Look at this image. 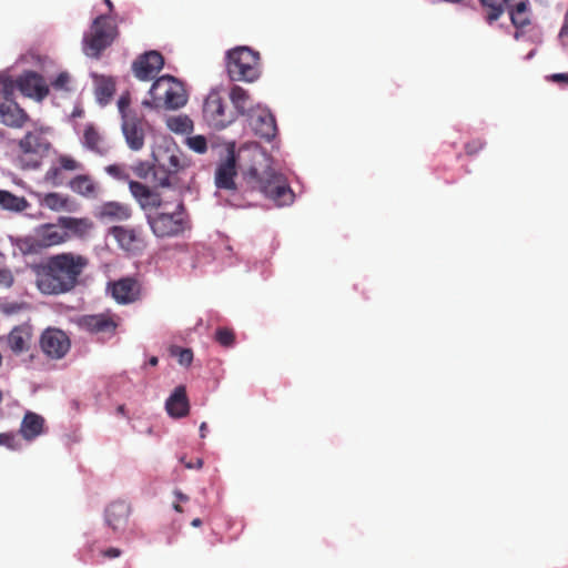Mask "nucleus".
I'll list each match as a JSON object with an SVG mask.
<instances>
[{"instance_id": "1", "label": "nucleus", "mask_w": 568, "mask_h": 568, "mask_svg": "<svg viewBox=\"0 0 568 568\" xmlns=\"http://www.w3.org/2000/svg\"><path fill=\"white\" fill-rule=\"evenodd\" d=\"M83 255L61 253L48 258L36 268V285L42 294L60 295L72 291L88 266Z\"/></svg>"}, {"instance_id": "2", "label": "nucleus", "mask_w": 568, "mask_h": 568, "mask_svg": "<svg viewBox=\"0 0 568 568\" xmlns=\"http://www.w3.org/2000/svg\"><path fill=\"white\" fill-rule=\"evenodd\" d=\"M146 223L158 239L178 237L191 230V220L180 196L164 202L154 213H148Z\"/></svg>"}, {"instance_id": "3", "label": "nucleus", "mask_w": 568, "mask_h": 568, "mask_svg": "<svg viewBox=\"0 0 568 568\" xmlns=\"http://www.w3.org/2000/svg\"><path fill=\"white\" fill-rule=\"evenodd\" d=\"M151 101L144 100L143 105L149 108H164L176 110L187 102L184 84L172 75L158 78L150 89Z\"/></svg>"}, {"instance_id": "4", "label": "nucleus", "mask_w": 568, "mask_h": 568, "mask_svg": "<svg viewBox=\"0 0 568 568\" xmlns=\"http://www.w3.org/2000/svg\"><path fill=\"white\" fill-rule=\"evenodd\" d=\"M226 70L231 80L254 82L261 75L260 53L248 47L227 51Z\"/></svg>"}, {"instance_id": "5", "label": "nucleus", "mask_w": 568, "mask_h": 568, "mask_svg": "<svg viewBox=\"0 0 568 568\" xmlns=\"http://www.w3.org/2000/svg\"><path fill=\"white\" fill-rule=\"evenodd\" d=\"M252 187L258 190L265 197L272 200L277 206L293 202L294 194L283 174L272 169L258 174L256 169L250 171Z\"/></svg>"}, {"instance_id": "6", "label": "nucleus", "mask_w": 568, "mask_h": 568, "mask_svg": "<svg viewBox=\"0 0 568 568\" xmlns=\"http://www.w3.org/2000/svg\"><path fill=\"white\" fill-rule=\"evenodd\" d=\"M51 143L40 130L30 131L18 143V162L22 169H37L48 155Z\"/></svg>"}, {"instance_id": "7", "label": "nucleus", "mask_w": 568, "mask_h": 568, "mask_svg": "<svg viewBox=\"0 0 568 568\" xmlns=\"http://www.w3.org/2000/svg\"><path fill=\"white\" fill-rule=\"evenodd\" d=\"M118 36V28L111 19L101 14L91 24V33L83 38V51L88 57L99 58L101 52L112 44Z\"/></svg>"}, {"instance_id": "8", "label": "nucleus", "mask_w": 568, "mask_h": 568, "mask_svg": "<svg viewBox=\"0 0 568 568\" xmlns=\"http://www.w3.org/2000/svg\"><path fill=\"white\" fill-rule=\"evenodd\" d=\"M203 116L210 126L222 130L235 121L236 113L226 108L219 90H212L204 101Z\"/></svg>"}, {"instance_id": "9", "label": "nucleus", "mask_w": 568, "mask_h": 568, "mask_svg": "<svg viewBox=\"0 0 568 568\" xmlns=\"http://www.w3.org/2000/svg\"><path fill=\"white\" fill-rule=\"evenodd\" d=\"M40 348L51 359L63 358L71 347L69 336L59 328L48 327L40 336Z\"/></svg>"}, {"instance_id": "10", "label": "nucleus", "mask_w": 568, "mask_h": 568, "mask_svg": "<svg viewBox=\"0 0 568 568\" xmlns=\"http://www.w3.org/2000/svg\"><path fill=\"white\" fill-rule=\"evenodd\" d=\"M108 291L115 302L122 305L133 304L140 301L143 293L141 282L132 276L122 277L109 283Z\"/></svg>"}, {"instance_id": "11", "label": "nucleus", "mask_w": 568, "mask_h": 568, "mask_svg": "<svg viewBox=\"0 0 568 568\" xmlns=\"http://www.w3.org/2000/svg\"><path fill=\"white\" fill-rule=\"evenodd\" d=\"M146 125L144 118L139 114H128L122 119V133L132 151H140L144 146Z\"/></svg>"}, {"instance_id": "12", "label": "nucleus", "mask_w": 568, "mask_h": 568, "mask_svg": "<svg viewBox=\"0 0 568 568\" xmlns=\"http://www.w3.org/2000/svg\"><path fill=\"white\" fill-rule=\"evenodd\" d=\"M109 234L114 237L119 246L128 253L136 254L145 246L141 229L115 225L110 227Z\"/></svg>"}, {"instance_id": "13", "label": "nucleus", "mask_w": 568, "mask_h": 568, "mask_svg": "<svg viewBox=\"0 0 568 568\" xmlns=\"http://www.w3.org/2000/svg\"><path fill=\"white\" fill-rule=\"evenodd\" d=\"M164 65L163 55L155 50L139 55L132 63V71L141 81H149L159 73Z\"/></svg>"}, {"instance_id": "14", "label": "nucleus", "mask_w": 568, "mask_h": 568, "mask_svg": "<svg viewBox=\"0 0 568 568\" xmlns=\"http://www.w3.org/2000/svg\"><path fill=\"white\" fill-rule=\"evenodd\" d=\"M69 233L53 224L42 225L31 239L30 248L34 252L62 244L69 240Z\"/></svg>"}, {"instance_id": "15", "label": "nucleus", "mask_w": 568, "mask_h": 568, "mask_svg": "<svg viewBox=\"0 0 568 568\" xmlns=\"http://www.w3.org/2000/svg\"><path fill=\"white\" fill-rule=\"evenodd\" d=\"M18 90L26 97L42 101L49 94V87L42 75L27 71L17 79Z\"/></svg>"}, {"instance_id": "16", "label": "nucleus", "mask_w": 568, "mask_h": 568, "mask_svg": "<svg viewBox=\"0 0 568 568\" xmlns=\"http://www.w3.org/2000/svg\"><path fill=\"white\" fill-rule=\"evenodd\" d=\"M78 325L88 333L109 336L114 335L118 327V324L108 314L83 315L78 320Z\"/></svg>"}, {"instance_id": "17", "label": "nucleus", "mask_w": 568, "mask_h": 568, "mask_svg": "<svg viewBox=\"0 0 568 568\" xmlns=\"http://www.w3.org/2000/svg\"><path fill=\"white\" fill-rule=\"evenodd\" d=\"M131 514V507L126 501L123 500H116L111 503L105 511H104V519L106 525L113 530V531H120L123 530L128 523L129 517Z\"/></svg>"}, {"instance_id": "18", "label": "nucleus", "mask_w": 568, "mask_h": 568, "mask_svg": "<svg viewBox=\"0 0 568 568\" xmlns=\"http://www.w3.org/2000/svg\"><path fill=\"white\" fill-rule=\"evenodd\" d=\"M255 135L271 141L277 133V125L274 115L268 110H258L251 116L250 122Z\"/></svg>"}, {"instance_id": "19", "label": "nucleus", "mask_w": 568, "mask_h": 568, "mask_svg": "<svg viewBox=\"0 0 568 568\" xmlns=\"http://www.w3.org/2000/svg\"><path fill=\"white\" fill-rule=\"evenodd\" d=\"M81 143L87 150L93 152L99 156H105L111 150V146L106 139L92 123L85 125Z\"/></svg>"}, {"instance_id": "20", "label": "nucleus", "mask_w": 568, "mask_h": 568, "mask_svg": "<svg viewBox=\"0 0 568 568\" xmlns=\"http://www.w3.org/2000/svg\"><path fill=\"white\" fill-rule=\"evenodd\" d=\"M95 216L101 221L123 222L132 216V209L129 204L109 201L99 206Z\"/></svg>"}, {"instance_id": "21", "label": "nucleus", "mask_w": 568, "mask_h": 568, "mask_svg": "<svg viewBox=\"0 0 568 568\" xmlns=\"http://www.w3.org/2000/svg\"><path fill=\"white\" fill-rule=\"evenodd\" d=\"M0 116L3 124L20 129L28 121V113L13 100L3 101L0 104Z\"/></svg>"}, {"instance_id": "22", "label": "nucleus", "mask_w": 568, "mask_h": 568, "mask_svg": "<svg viewBox=\"0 0 568 568\" xmlns=\"http://www.w3.org/2000/svg\"><path fill=\"white\" fill-rule=\"evenodd\" d=\"M32 327L28 324L14 326L8 335V346L16 355L28 352L32 342Z\"/></svg>"}, {"instance_id": "23", "label": "nucleus", "mask_w": 568, "mask_h": 568, "mask_svg": "<svg viewBox=\"0 0 568 568\" xmlns=\"http://www.w3.org/2000/svg\"><path fill=\"white\" fill-rule=\"evenodd\" d=\"M19 433L27 442L34 440L45 433L44 418L34 412L28 410L21 420Z\"/></svg>"}, {"instance_id": "24", "label": "nucleus", "mask_w": 568, "mask_h": 568, "mask_svg": "<svg viewBox=\"0 0 568 568\" xmlns=\"http://www.w3.org/2000/svg\"><path fill=\"white\" fill-rule=\"evenodd\" d=\"M510 21L516 29L526 28L531 23V9L529 0H508L506 7Z\"/></svg>"}, {"instance_id": "25", "label": "nucleus", "mask_w": 568, "mask_h": 568, "mask_svg": "<svg viewBox=\"0 0 568 568\" xmlns=\"http://www.w3.org/2000/svg\"><path fill=\"white\" fill-rule=\"evenodd\" d=\"M165 408L168 414L175 418H181L189 414L190 404L183 385L178 386L166 399Z\"/></svg>"}, {"instance_id": "26", "label": "nucleus", "mask_w": 568, "mask_h": 568, "mask_svg": "<svg viewBox=\"0 0 568 568\" xmlns=\"http://www.w3.org/2000/svg\"><path fill=\"white\" fill-rule=\"evenodd\" d=\"M72 192L87 197L95 199L100 194L99 183L89 174H79L69 182Z\"/></svg>"}, {"instance_id": "27", "label": "nucleus", "mask_w": 568, "mask_h": 568, "mask_svg": "<svg viewBox=\"0 0 568 568\" xmlns=\"http://www.w3.org/2000/svg\"><path fill=\"white\" fill-rule=\"evenodd\" d=\"M236 175V165L234 154L231 153L224 162H222L215 174V184L219 189L232 190L235 187L234 178Z\"/></svg>"}, {"instance_id": "28", "label": "nucleus", "mask_w": 568, "mask_h": 568, "mask_svg": "<svg viewBox=\"0 0 568 568\" xmlns=\"http://www.w3.org/2000/svg\"><path fill=\"white\" fill-rule=\"evenodd\" d=\"M58 224L65 232H71L75 236H85L92 229L93 223L89 217L60 216Z\"/></svg>"}, {"instance_id": "29", "label": "nucleus", "mask_w": 568, "mask_h": 568, "mask_svg": "<svg viewBox=\"0 0 568 568\" xmlns=\"http://www.w3.org/2000/svg\"><path fill=\"white\" fill-rule=\"evenodd\" d=\"M115 93V81L112 77H94V95L101 105L108 104Z\"/></svg>"}, {"instance_id": "30", "label": "nucleus", "mask_w": 568, "mask_h": 568, "mask_svg": "<svg viewBox=\"0 0 568 568\" xmlns=\"http://www.w3.org/2000/svg\"><path fill=\"white\" fill-rule=\"evenodd\" d=\"M229 97L237 114L245 115L252 110L253 100L248 91L242 87L233 85L230 90Z\"/></svg>"}, {"instance_id": "31", "label": "nucleus", "mask_w": 568, "mask_h": 568, "mask_svg": "<svg viewBox=\"0 0 568 568\" xmlns=\"http://www.w3.org/2000/svg\"><path fill=\"white\" fill-rule=\"evenodd\" d=\"M30 206L24 196H18L7 190H0V210L21 213Z\"/></svg>"}, {"instance_id": "32", "label": "nucleus", "mask_w": 568, "mask_h": 568, "mask_svg": "<svg viewBox=\"0 0 568 568\" xmlns=\"http://www.w3.org/2000/svg\"><path fill=\"white\" fill-rule=\"evenodd\" d=\"M154 162L168 173H176L181 168L179 155L169 149L163 153L153 152Z\"/></svg>"}, {"instance_id": "33", "label": "nucleus", "mask_w": 568, "mask_h": 568, "mask_svg": "<svg viewBox=\"0 0 568 568\" xmlns=\"http://www.w3.org/2000/svg\"><path fill=\"white\" fill-rule=\"evenodd\" d=\"M486 11V21L493 23L497 21L507 9L508 0H479Z\"/></svg>"}, {"instance_id": "34", "label": "nucleus", "mask_w": 568, "mask_h": 568, "mask_svg": "<svg viewBox=\"0 0 568 568\" xmlns=\"http://www.w3.org/2000/svg\"><path fill=\"white\" fill-rule=\"evenodd\" d=\"M168 126L172 132L184 134L192 131L193 122L185 115H178L168 120Z\"/></svg>"}, {"instance_id": "35", "label": "nucleus", "mask_w": 568, "mask_h": 568, "mask_svg": "<svg viewBox=\"0 0 568 568\" xmlns=\"http://www.w3.org/2000/svg\"><path fill=\"white\" fill-rule=\"evenodd\" d=\"M164 202L166 201L151 190L149 192V196L141 199L139 204L145 214V219L148 220V213H154V211H156Z\"/></svg>"}, {"instance_id": "36", "label": "nucleus", "mask_w": 568, "mask_h": 568, "mask_svg": "<svg viewBox=\"0 0 568 568\" xmlns=\"http://www.w3.org/2000/svg\"><path fill=\"white\" fill-rule=\"evenodd\" d=\"M68 202L69 199L67 196L55 192L45 194L42 200V204L52 211H61L67 209Z\"/></svg>"}, {"instance_id": "37", "label": "nucleus", "mask_w": 568, "mask_h": 568, "mask_svg": "<svg viewBox=\"0 0 568 568\" xmlns=\"http://www.w3.org/2000/svg\"><path fill=\"white\" fill-rule=\"evenodd\" d=\"M0 87L4 101L13 100L12 97L18 89L17 80L3 72L0 74Z\"/></svg>"}, {"instance_id": "38", "label": "nucleus", "mask_w": 568, "mask_h": 568, "mask_svg": "<svg viewBox=\"0 0 568 568\" xmlns=\"http://www.w3.org/2000/svg\"><path fill=\"white\" fill-rule=\"evenodd\" d=\"M105 172L115 180L128 182L130 180V174L125 165L123 164H111L105 168Z\"/></svg>"}, {"instance_id": "39", "label": "nucleus", "mask_w": 568, "mask_h": 568, "mask_svg": "<svg viewBox=\"0 0 568 568\" xmlns=\"http://www.w3.org/2000/svg\"><path fill=\"white\" fill-rule=\"evenodd\" d=\"M215 339L224 347H230L235 342V334L231 328L220 327L215 332Z\"/></svg>"}, {"instance_id": "40", "label": "nucleus", "mask_w": 568, "mask_h": 568, "mask_svg": "<svg viewBox=\"0 0 568 568\" xmlns=\"http://www.w3.org/2000/svg\"><path fill=\"white\" fill-rule=\"evenodd\" d=\"M129 189L132 196L136 200L138 203L141 201V199L148 197L149 192L151 191V189L148 185L138 181H129Z\"/></svg>"}, {"instance_id": "41", "label": "nucleus", "mask_w": 568, "mask_h": 568, "mask_svg": "<svg viewBox=\"0 0 568 568\" xmlns=\"http://www.w3.org/2000/svg\"><path fill=\"white\" fill-rule=\"evenodd\" d=\"M0 446H6L11 450H19L21 443L13 433H0Z\"/></svg>"}, {"instance_id": "42", "label": "nucleus", "mask_w": 568, "mask_h": 568, "mask_svg": "<svg viewBox=\"0 0 568 568\" xmlns=\"http://www.w3.org/2000/svg\"><path fill=\"white\" fill-rule=\"evenodd\" d=\"M187 145L191 150L200 154L206 152L207 150V142L203 135L187 138Z\"/></svg>"}, {"instance_id": "43", "label": "nucleus", "mask_w": 568, "mask_h": 568, "mask_svg": "<svg viewBox=\"0 0 568 568\" xmlns=\"http://www.w3.org/2000/svg\"><path fill=\"white\" fill-rule=\"evenodd\" d=\"M131 97L129 92H124L120 95L118 100V109L121 114V118L124 119V115L128 114H138L135 111L130 109Z\"/></svg>"}, {"instance_id": "44", "label": "nucleus", "mask_w": 568, "mask_h": 568, "mask_svg": "<svg viewBox=\"0 0 568 568\" xmlns=\"http://www.w3.org/2000/svg\"><path fill=\"white\" fill-rule=\"evenodd\" d=\"M132 170L136 178L141 180L148 179L150 173L153 171V165L146 161H140L132 166Z\"/></svg>"}, {"instance_id": "45", "label": "nucleus", "mask_w": 568, "mask_h": 568, "mask_svg": "<svg viewBox=\"0 0 568 568\" xmlns=\"http://www.w3.org/2000/svg\"><path fill=\"white\" fill-rule=\"evenodd\" d=\"M58 162L61 170L75 171L81 169V163L69 155H60Z\"/></svg>"}, {"instance_id": "46", "label": "nucleus", "mask_w": 568, "mask_h": 568, "mask_svg": "<svg viewBox=\"0 0 568 568\" xmlns=\"http://www.w3.org/2000/svg\"><path fill=\"white\" fill-rule=\"evenodd\" d=\"M173 354L178 356V361L181 365L190 366L193 361V352L190 348L178 347L173 351Z\"/></svg>"}, {"instance_id": "47", "label": "nucleus", "mask_w": 568, "mask_h": 568, "mask_svg": "<svg viewBox=\"0 0 568 568\" xmlns=\"http://www.w3.org/2000/svg\"><path fill=\"white\" fill-rule=\"evenodd\" d=\"M70 83V74L68 72H61L59 75L52 81V87L55 90H69Z\"/></svg>"}, {"instance_id": "48", "label": "nucleus", "mask_w": 568, "mask_h": 568, "mask_svg": "<svg viewBox=\"0 0 568 568\" xmlns=\"http://www.w3.org/2000/svg\"><path fill=\"white\" fill-rule=\"evenodd\" d=\"M485 146V141L475 139L465 144V151L468 155L477 154Z\"/></svg>"}, {"instance_id": "49", "label": "nucleus", "mask_w": 568, "mask_h": 568, "mask_svg": "<svg viewBox=\"0 0 568 568\" xmlns=\"http://www.w3.org/2000/svg\"><path fill=\"white\" fill-rule=\"evenodd\" d=\"M61 169L59 168H50L45 173V180L51 182L53 185L61 184Z\"/></svg>"}, {"instance_id": "50", "label": "nucleus", "mask_w": 568, "mask_h": 568, "mask_svg": "<svg viewBox=\"0 0 568 568\" xmlns=\"http://www.w3.org/2000/svg\"><path fill=\"white\" fill-rule=\"evenodd\" d=\"M14 282L12 272L9 268H0V286L10 287Z\"/></svg>"}, {"instance_id": "51", "label": "nucleus", "mask_w": 568, "mask_h": 568, "mask_svg": "<svg viewBox=\"0 0 568 568\" xmlns=\"http://www.w3.org/2000/svg\"><path fill=\"white\" fill-rule=\"evenodd\" d=\"M22 307V304L18 303H3L0 305V312L6 315H12L19 313Z\"/></svg>"}, {"instance_id": "52", "label": "nucleus", "mask_w": 568, "mask_h": 568, "mask_svg": "<svg viewBox=\"0 0 568 568\" xmlns=\"http://www.w3.org/2000/svg\"><path fill=\"white\" fill-rule=\"evenodd\" d=\"M121 554H122L121 549L115 548V547H110V548L101 551V555L108 559L118 558L121 556Z\"/></svg>"}, {"instance_id": "53", "label": "nucleus", "mask_w": 568, "mask_h": 568, "mask_svg": "<svg viewBox=\"0 0 568 568\" xmlns=\"http://www.w3.org/2000/svg\"><path fill=\"white\" fill-rule=\"evenodd\" d=\"M549 80L556 83L568 84V73H554L549 77Z\"/></svg>"}, {"instance_id": "54", "label": "nucleus", "mask_w": 568, "mask_h": 568, "mask_svg": "<svg viewBox=\"0 0 568 568\" xmlns=\"http://www.w3.org/2000/svg\"><path fill=\"white\" fill-rule=\"evenodd\" d=\"M180 460H181V463H183V464L185 465V467H186V468H189V469H193V468H197V469H200V468L202 467V465H203V462H202V459H200V458H197V459H196L195 465H192L191 463H185V462H184V457H181V459H180Z\"/></svg>"}, {"instance_id": "55", "label": "nucleus", "mask_w": 568, "mask_h": 568, "mask_svg": "<svg viewBox=\"0 0 568 568\" xmlns=\"http://www.w3.org/2000/svg\"><path fill=\"white\" fill-rule=\"evenodd\" d=\"M206 432H207V424L205 422H203L201 425H200V436L202 438H204L206 436Z\"/></svg>"}, {"instance_id": "56", "label": "nucleus", "mask_w": 568, "mask_h": 568, "mask_svg": "<svg viewBox=\"0 0 568 568\" xmlns=\"http://www.w3.org/2000/svg\"><path fill=\"white\" fill-rule=\"evenodd\" d=\"M116 413L121 416H126V408L125 405H119L116 408Z\"/></svg>"}, {"instance_id": "57", "label": "nucleus", "mask_w": 568, "mask_h": 568, "mask_svg": "<svg viewBox=\"0 0 568 568\" xmlns=\"http://www.w3.org/2000/svg\"><path fill=\"white\" fill-rule=\"evenodd\" d=\"M158 363H159V359H158V357H155V356H152V357L149 359V364H150L151 366H156V365H158Z\"/></svg>"}, {"instance_id": "58", "label": "nucleus", "mask_w": 568, "mask_h": 568, "mask_svg": "<svg viewBox=\"0 0 568 568\" xmlns=\"http://www.w3.org/2000/svg\"><path fill=\"white\" fill-rule=\"evenodd\" d=\"M175 495H176L178 499L181 501L187 500V497L180 491H176Z\"/></svg>"}, {"instance_id": "59", "label": "nucleus", "mask_w": 568, "mask_h": 568, "mask_svg": "<svg viewBox=\"0 0 568 568\" xmlns=\"http://www.w3.org/2000/svg\"><path fill=\"white\" fill-rule=\"evenodd\" d=\"M192 526L200 527L202 525V520L200 518H195L192 520Z\"/></svg>"}, {"instance_id": "60", "label": "nucleus", "mask_w": 568, "mask_h": 568, "mask_svg": "<svg viewBox=\"0 0 568 568\" xmlns=\"http://www.w3.org/2000/svg\"><path fill=\"white\" fill-rule=\"evenodd\" d=\"M104 3L108 6L109 10L112 11L113 10V3L111 0H103Z\"/></svg>"}, {"instance_id": "61", "label": "nucleus", "mask_w": 568, "mask_h": 568, "mask_svg": "<svg viewBox=\"0 0 568 568\" xmlns=\"http://www.w3.org/2000/svg\"><path fill=\"white\" fill-rule=\"evenodd\" d=\"M173 508H174L178 513H182V511H183V509H182V507L180 506V504H174V505H173Z\"/></svg>"}, {"instance_id": "62", "label": "nucleus", "mask_w": 568, "mask_h": 568, "mask_svg": "<svg viewBox=\"0 0 568 568\" xmlns=\"http://www.w3.org/2000/svg\"><path fill=\"white\" fill-rule=\"evenodd\" d=\"M2 400H3V393H2V390L0 389V404L2 403Z\"/></svg>"}, {"instance_id": "63", "label": "nucleus", "mask_w": 568, "mask_h": 568, "mask_svg": "<svg viewBox=\"0 0 568 568\" xmlns=\"http://www.w3.org/2000/svg\"><path fill=\"white\" fill-rule=\"evenodd\" d=\"M520 38V33L518 31L515 32V39H519Z\"/></svg>"}]
</instances>
